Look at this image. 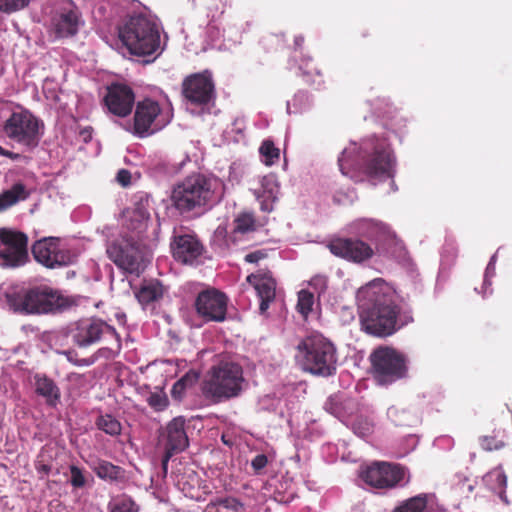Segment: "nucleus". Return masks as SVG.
I'll return each mask as SVG.
<instances>
[{"mask_svg": "<svg viewBox=\"0 0 512 512\" xmlns=\"http://www.w3.org/2000/svg\"><path fill=\"white\" fill-rule=\"evenodd\" d=\"M41 455L38 456L36 462H35V469L38 473H42L45 475H48L51 472V465L46 463L44 460L41 459Z\"/></svg>", "mask_w": 512, "mask_h": 512, "instance_id": "47", "label": "nucleus"}, {"mask_svg": "<svg viewBox=\"0 0 512 512\" xmlns=\"http://www.w3.org/2000/svg\"><path fill=\"white\" fill-rule=\"evenodd\" d=\"M244 385L242 366L234 361L220 360L206 372L200 389L206 400L220 404L239 397Z\"/></svg>", "mask_w": 512, "mask_h": 512, "instance_id": "3", "label": "nucleus"}, {"mask_svg": "<svg viewBox=\"0 0 512 512\" xmlns=\"http://www.w3.org/2000/svg\"><path fill=\"white\" fill-rule=\"evenodd\" d=\"M433 494L420 493L402 501L392 512H425Z\"/></svg>", "mask_w": 512, "mask_h": 512, "instance_id": "25", "label": "nucleus"}, {"mask_svg": "<svg viewBox=\"0 0 512 512\" xmlns=\"http://www.w3.org/2000/svg\"><path fill=\"white\" fill-rule=\"evenodd\" d=\"M218 509L216 512H241L244 509V504L235 497L215 498L212 499L207 508Z\"/></svg>", "mask_w": 512, "mask_h": 512, "instance_id": "28", "label": "nucleus"}, {"mask_svg": "<svg viewBox=\"0 0 512 512\" xmlns=\"http://www.w3.org/2000/svg\"><path fill=\"white\" fill-rule=\"evenodd\" d=\"M295 359L305 372L312 375L329 377L337 370V349L321 334L305 337L297 345Z\"/></svg>", "mask_w": 512, "mask_h": 512, "instance_id": "6", "label": "nucleus"}, {"mask_svg": "<svg viewBox=\"0 0 512 512\" xmlns=\"http://www.w3.org/2000/svg\"><path fill=\"white\" fill-rule=\"evenodd\" d=\"M104 103L110 113L124 118L132 112L135 94L126 84L112 83L107 87Z\"/></svg>", "mask_w": 512, "mask_h": 512, "instance_id": "20", "label": "nucleus"}, {"mask_svg": "<svg viewBox=\"0 0 512 512\" xmlns=\"http://www.w3.org/2000/svg\"><path fill=\"white\" fill-rule=\"evenodd\" d=\"M327 247L334 256L354 263L364 262L374 255L373 248L357 238H333Z\"/></svg>", "mask_w": 512, "mask_h": 512, "instance_id": "18", "label": "nucleus"}, {"mask_svg": "<svg viewBox=\"0 0 512 512\" xmlns=\"http://www.w3.org/2000/svg\"><path fill=\"white\" fill-rule=\"evenodd\" d=\"M28 260V236L21 231L0 228V266L16 268Z\"/></svg>", "mask_w": 512, "mask_h": 512, "instance_id": "11", "label": "nucleus"}, {"mask_svg": "<svg viewBox=\"0 0 512 512\" xmlns=\"http://www.w3.org/2000/svg\"><path fill=\"white\" fill-rule=\"evenodd\" d=\"M235 233L245 234L256 230V219L253 213L242 212L233 221Z\"/></svg>", "mask_w": 512, "mask_h": 512, "instance_id": "30", "label": "nucleus"}, {"mask_svg": "<svg viewBox=\"0 0 512 512\" xmlns=\"http://www.w3.org/2000/svg\"><path fill=\"white\" fill-rule=\"evenodd\" d=\"M498 480L500 481V483H501L502 485H504V486L506 485V482H507L506 475H504V474H499V475H498Z\"/></svg>", "mask_w": 512, "mask_h": 512, "instance_id": "52", "label": "nucleus"}, {"mask_svg": "<svg viewBox=\"0 0 512 512\" xmlns=\"http://www.w3.org/2000/svg\"><path fill=\"white\" fill-rule=\"evenodd\" d=\"M295 41H296V44H297V45H300V43L303 41V38H302V37H297V38L295 39Z\"/></svg>", "mask_w": 512, "mask_h": 512, "instance_id": "54", "label": "nucleus"}, {"mask_svg": "<svg viewBox=\"0 0 512 512\" xmlns=\"http://www.w3.org/2000/svg\"><path fill=\"white\" fill-rule=\"evenodd\" d=\"M314 304V296L307 290H301L298 293V311L303 315L307 316L311 311Z\"/></svg>", "mask_w": 512, "mask_h": 512, "instance_id": "34", "label": "nucleus"}, {"mask_svg": "<svg viewBox=\"0 0 512 512\" xmlns=\"http://www.w3.org/2000/svg\"><path fill=\"white\" fill-rule=\"evenodd\" d=\"M8 151H9V150H7V149L3 148V147L0 145V155H1V156H5V157H7Z\"/></svg>", "mask_w": 512, "mask_h": 512, "instance_id": "53", "label": "nucleus"}, {"mask_svg": "<svg viewBox=\"0 0 512 512\" xmlns=\"http://www.w3.org/2000/svg\"><path fill=\"white\" fill-rule=\"evenodd\" d=\"M198 378H199L198 373L193 370H190L189 372H187L185 375H183L179 379V382L181 385L185 386L187 389V388H190L193 385H195L196 382L198 381Z\"/></svg>", "mask_w": 512, "mask_h": 512, "instance_id": "45", "label": "nucleus"}, {"mask_svg": "<svg viewBox=\"0 0 512 512\" xmlns=\"http://www.w3.org/2000/svg\"><path fill=\"white\" fill-rule=\"evenodd\" d=\"M163 286L158 281H149L141 285L136 292V297L142 305H148L162 298Z\"/></svg>", "mask_w": 512, "mask_h": 512, "instance_id": "26", "label": "nucleus"}, {"mask_svg": "<svg viewBox=\"0 0 512 512\" xmlns=\"http://www.w3.org/2000/svg\"><path fill=\"white\" fill-rule=\"evenodd\" d=\"M110 512H138L137 504L131 498H121L109 505Z\"/></svg>", "mask_w": 512, "mask_h": 512, "instance_id": "35", "label": "nucleus"}, {"mask_svg": "<svg viewBox=\"0 0 512 512\" xmlns=\"http://www.w3.org/2000/svg\"><path fill=\"white\" fill-rule=\"evenodd\" d=\"M182 95L193 105L204 106L215 98V86L211 73H195L187 76L182 82Z\"/></svg>", "mask_w": 512, "mask_h": 512, "instance_id": "16", "label": "nucleus"}, {"mask_svg": "<svg viewBox=\"0 0 512 512\" xmlns=\"http://www.w3.org/2000/svg\"><path fill=\"white\" fill-rule=\"evenodd\" d=\"M8 191L17 198V202L28 198L29 193L23 183H15Z\"/></svg>", "mask_w": 512, "mask_h": 512, "instance_id": "43", "label": "nucleus"}, {"mask_svg": "<svg viewBox=\"0 0 512 512\" xmlns=\"http://www.w3.org/2000/svg\"><path fill=\"white\" fill-rule=\"evenodd\" d=\"M360 477L367 485L378 490L404 487L410 481L407 467L387 461L372 462L361 470Z\"/></svg>", "mask_w": 512, "mask_h": 512, "instance_id": "9", "label": "nucleus"}, {"mask_svg": "<svg viewBox=\"0 0 512 512\" xmlns=\"http://www.w3.org/2000/svg\"><path fill=\"white\" fill-rule=\"evenodd\" d=\"M367 226L368 231L365 236L371 240H378L379 235H384L387 232V226L383 223L369 222Z\"/></svg>", "mask_w": 512, "mask_h": 512, "instance_id": "39", "label": "nucleus"}, {"mask_svg": "<svg viewBox=\"0 0 512 512\" xmlns=\"http://www.w3.org/2000/svg\"><path fill=\"white\" fill-rule=\"evenodd\" d=\"M117 182L123 187H127L131 183V173L127 169H120L116 175Z\"/></svg>", "mask_w": 512, "mask_h": 512, "instance_id": "46", "label": "nucleus"}, {"mask_svg": "<svg viewBox=\"0 0 512 512\" xmlns=\"http://www.w3.org/2000/svg\"><path fill=\"white\" fill-rule=\"evenodd\" d=\"M328 277L325 275H315L309 281V285L319 294L324 293L327 289Z\"/></svg>", "mask_w": 512, "mask_h": 512, "instance_id": "40", "label": "nucleus"}, {"mask_svg": "<svg viewBox=\"0 0 512 512\" xmlns=\"http://www.w3.org/2000/svg\"><path fill=\"white\" fill-rule=\"evenodd\" d=\"M95 424L99 430L112 437L119 436L122 431L121 423L111 414L100 415Z\"/></svg>", "mask_w": 512, "mask_h": 512, "instance_id": "29", "label": "nucleus"}, {"mask_svg": "<svg viewBox=\"0 0 512 512\" xmlns=\"http://www.w3.org/2000/svg\"><path fill=\"white\" fill-rule=\"evenodd\" d=\"M147 403L155 411H162L167 407L168 400L166 395L155 392L148 396Z\"/></svg>", "mask_w": 512, "mask_h": 512, "instance_id": "37", "label": "nucleus"}, {"mask_svg": "<svg viewBox=\"0 0 512 512\" xmlns=\"http://www.w3.org/2000/svg\"><path fill=\"white\" fill-rule=\"evenodd\" d=\"M222 440L225 444H228L227 439H224V436L222 437Z\"/></svg>", "mask_w": 512, "mask_h": 512, "instance_id": "55", "label": "nucleus"}, {"mask_svg": "<svg viewBox=\"0 0 512 512\" xmlns=\"http://www.w3.org/2000/svg\"><path fill=\"white\" fill-rule=\"evenodd\" d=\"M162 442L165 449L162 468L166 473L171 457L184 451L189 445V439L185 431V420L182 417H176L167 424L162 434Z\"/></svg>", "mask_w": 512, "mask_h": 512, "instance_id": "19", "label": "nucleus"}, {"mask_svg": "<svg viewBox=\"0 0 512 512\" xmlns=\"http://www.w3.org/2000/svg\"><path fill=\"white\" fill-rule=\"evenodd\" d=\"M83 136L84 141H88L91 139V131L88 129H84L80 133Z\"/></svg>", "mask_w": 512, "mask_h": 512, "instance_id": "51", "label": "nucleus"}, {"mask_svg": "<svg viewBox=\"0 0 512 512\" xmlns=\"http://www.w3.org/2000/svg\"><path fill=\"white\" fill-rule=\"evenodd\" d=\"M343 175L349 176L355 182L363 180V176L370 179L392 177L394 159L390 149L380 142L370 141L362 148V155L356 167L352 168L347 159V152L343 151L338 159Z\"/></svg>", "mask_w": 512, "mask_h": 512, "instance_id": "5", "label": "nucleus"}, {"mask_svg": "<svg viewBox=\"0 0 512 512\" xmlns=\"http://www.w3.org/2000/svg\"><path fill=\"white\" fill-rule=\"evenodd\" d=\"M31 0H0V12L13 14L24 10L30 4Z\"/></svg>", "mask_w": 512, "mask_h": 512, "instance_id": "33", "label": "nucleus"}, {"mask_svg": "<svg viewBox=\"0 0 512 512\" xmlns=\"http://www.w3.org/2000/svg\"><path fill=\"white\" fill-rule=\"evenodd\" d=\"M111 344H113L112 340H109ZM118 352L119 350H116L115 346L112 345V347H102L98 349L91 357L86 359H81L76 362L77 365L80 366H90L94 364L99 358H105L110 359L114 355V353Z\"/></svg>", "mask_w": 512, "mask_h": 512, "instance_id": "32", "label": "nucleus"}, {"mask_svg": "<svg viewBox=\"0 0 512 512\" xmlns=\"http://www.w3.org/2000/svg\"><path fill=\"white\" fill-rule=\"evenodd\" d=\"M34 388L35 393L44 398L48 406L56 407L60 403V388L55 381L46 374L37 373L34 375Z\"/></svg>", "mask_w": 512, "mask_h": 512, "instance_id": "24", "label": "nucleus"}, {"mask_svg": "<svg viewBox=\"0 0 512 512\" xmlns=\"http://www.w3.org/2000/svg\"><path fill=\"white\" fill-rule=\"evenodd\" d=\"M247 281L252 284L260 298L259 310L264 314L276 295V281L270 273L251 274Z\"/></svg>", "mask_w": 512, "mask_h": 512, "instance_id": "22", "label": "nucleus"}, {"mask_svg": "<svg viewBox=\"0 0 512 512\" xmlns=\"http://www.w3.org/2000/svg\"><path fill=\"white\" fill-rule=\"evenodd\" d=\"M357 303L362 330L375 337L386 338L413 321L411 315H401L398 306L383 287L369 283L357 292Z\"/></svg>", "mask_w": 512, "mask_h": 512, "instance_id": "1", "label": "nucleus"}, {"mask_svg": "<svg viewBox=\"0 0 512 512\" xmlns=\"http://www.w3.org/2000/svg\"><path fill=\"white\" fill-rule=\"evenodd\" d=\"M174 259L182 264H193L204 253L205 249L196 235H174L170 243Z\"/></svg>", "mask_w": 512, "mask_h": 512, "instance_id": "21", "label": "nucleus"}, {"mask_svg": "<svg viewBox=\"0 0 512 512\" xmlns=\"http://www.w3.org/2000/svg\"><path fill=\"white\" fill-rule=\"evenodd\" d=\"M265 253L262 251H254L245 256V261L248 263H256L265 257Z\"/></svg>", "mask_w": 512, "mask_h": 512, "instance_id": "48", "label": "nucleus"}, {"mask_svg": "<svg viewBox=\"0 0 512 512\" xmlns=\"http://www.w3.org/2000/svg\"><path fill=\"white\" fill-rule=\"evenodd\" d=\"M93 471L103 480L118 481L124 477L123 468L105 460H99L94 466Z\"/></svg>", "mask_w": 512, "mask_h": 512, "instance_id": "27", "label": "nucleus"}, {"mask_svg": "<svg viewBox=\"0 0 512 512\" xmlns=\"http://www.w3.org/2000/svg\"><path fill=\"white\" fill-rule=\"evenodd\" d=\"M51 25L58 37L72 36L78 30V14L71 7H64L53 16Z\"/></svg>", "mask_w": 512, "mask_h": 512, "instance_id": "23", "label": "nucleus"}, {"mask_svg": "<svg viewBox=\"0 0 512 512\" xmlns=\"http://www.w3.org/2000/svg\"><path fill=\"white\" fill-rule=\"evenodd\" d=\"M227 296L217 289L201 291L195 300L197 314L206 321L222 322L226 319Z\"/></svg>", "mask_w": 512, "mask_h": 512, "instance_id": "17", "label": "nucleus"}, {"mask_svg": "<svg viewBox=\"0 0 512 512\" xmlns=\"http://www.w3.org/2000/svg\"><path fill=\"white\" fill-rule=\"evenodd\" d=\"M7 157L10 158L11 160H14V161L21 160L25 163H28L30 161V157H28L26 155H22L20 153H15L10 150L8 151Z\"/></svg>", "mask_w": 512, "mask_h": 512, "instance_id": "49", "label": "nucleus"}, {"mask_svg": "<svg viewBox=\"0 0 512 512\" xmlns=\"http://www.w3.org/2000/svg\"><path fill=\"white\" fill-rule=\"evenodd\" d=\"M186 390V387L181 385L179 380L173 385L172 395L174 397H181L182 393Z\"/></svg>", "mask_w": 512, "mask_h": 512, "instance_id": "50", "label": "nucleus"}, {"mask_svg": "<svg viewBox=\"0 0 512 512\" xmlns=\"http://www.w3.org/2000/svg\"><path fill=\"white\" fill-rule=\"evenodd\" d=\"M34 259L49 269H56L73 264L76 255L69 249L62 248L58 237H44L37 240L31 248Z\"/></svg>", "mask_w": 512, "mask_h": 512, "instance_id": "12", "label": "nucleus"}, {"mask_svg": "<svg viewBox=\"0 0 512 512\" xmlns=\"http://www.w3.org/2000/svg\"><path fill=\"white\" fill-rule=\"evenodd\" d=\"M221 183L217 178L193 173L176 183L171 192L173 207L181 214L212 207L222 198Z\"/></svg>", "mask_w": 512, "mask_h": 512, "instance_id": "2", "label": "nucleus"}, {"mask_svg": "<svg viewBox=\"0 0 512 512\" xmlns=\"http://www.w3.org/2000/svg\"><path fill=\"white\" fill-rule=\"evenodd\" d=\"M259 153L266 166H272L280 159V150L275 146L272 140H264L259 148Z\"/></svg>", "mask_w": 512, "mask_h": 512, "instance_id": "31", "label": "nucleus"}, {"mask_svg": "<svg viewBox=\"0 0 512 512\" xmlns=\"http://www.w3.org/2000/svg\"><path fill=\"white\" fill-rule=\"evenodd\" d=\"M109 259L120 269L130 273L139 274L145 267V259L139 246L128 239L112 242L107 247Z\"/></svg>", "mask_w": 512, "mask_h": 512, "instance_id": "13", "label": "nucleus"}, {"mask_svg": "<svg viewBox=\"0 0 512 512\" xmlns=\"http://www.w3.org/2000/svg\"><path fill=\"white\" fill-rule=\"evenodd\" d=\"M160 117L161 107L158 102L151 99L139 101L136 104L131 132L139 138L152 135L168 123V120L161 121Z\"/></svg>", "mask_w": 512, "mask_h": 512, "instance_id": "14", "label": "nucleus"}, {"mask_svg": "<svg viewBox=\"0 0 512 512\" xmlns=\"http://www.w3.org/2000/svg\"><path fill=\"white\" fill-rule=\"evenodd\" d=\"M119 39L131 55L152 57L144 60L152 62L162 52L160 32L155 20L137 15L130 17L118 31Z\"/></svg>", "mask_w": 512, "mask_h": 512, "instance_id": "4", "label": "nucleus"}, {"mask_svg": "<svg viewBox=\"0 0 512 512\" xmlns=\"http://www.w3.org/2000/svg\"><path fill=\"white\" fill-rule=\"evenodd\" d=\"M370 372L378 385L387 386L407 376L404 354L389 346H379L369 356Z\"/></svg>", "mask_w": 512, "mask_h": 512, "instance_id": "8", "label": "nucleus"}, {"mask_svg": "<svg viewBox=\"0 0 512 512\" xmlns=\"http://www.w3.org/2000/svg\"><path fill=\"white\" fill-rule=\"evenodd\" d=\"M44 124L28 109L13 111L2 124L6 138L31 151L38 147Z\"/></svg>", "mask_w": 512, "mask_h": 512, "instance_id": "7", "label": "nucleus"}, {"mask_svg": "<svg viewBox=\"0 0 512 512\" xmlns=\"http://www.w3.org/2000/svg\"><path fill=\"white\" fill-rule=\"evenodd\" d=\"M71 472V484L76 488L83 487L85 485V477L77 466L70 467Z\"/></svg>", "mask_w": 512, "mask_h": 512, "instance_id": "41", "label": "nucleus"}, {"mask_svg": "<svg viewBox=\"0 0 512 512\" xmlns=\"http://www.w3.org/2000/svg\"><path fill=\"white\" fill-rule=\"evenodd\" d=\"M17 203V198L8 190L0 194V211L6 210Z\"/></svg>", "mask_w": 512, "mask_h": 512, "instance_id": "44", "label": "nucleus"}, {"mask_svg": "<svg viewBox=\"0 0 512 512\" xmlns=\"http://www.w3.org/2000/svg\"><path fill=\"white\" fill-rule=\"evenodd\" d=\"M480 446L486 451H493L503 448L505 443L495 436H483L480 438Z\"/></svg>", "mask_w": 512, "mask_h": 512, "instance_id": "38", "label": "nucleus"}, {"mask_svg": "<svg viewBox=\"0 0 512 512\" xmlns=\"http://www.w3.org/2000/svg\"><path fill=\"white\" fill-rule=\"evenodd\" d=\"M268 458L265 454L256 455L251 461V467L255 474H261L262 470L267 466Z\"/></svg>", "mask_w": 512, "mask_h": 512, "instance_id": "42", "label": "nucleus"}, {"mask_svg": "<svg viewBox=\"0 0 512 512\" xmlns=\"http://www.w3.org/2000/svg\"><path fill=\"white\" fill-rule=\"evenodd\" d=\"M63 305L62 298L48 288H34L19 298L16 310L26 313H49Z\"/></svg>", "mask_w": 512, "mask_h": 512, "instance_id": "15", "label": "nucleus"}, {"mask_svg": "<svg viewBox=\"0 0 512 512\" xmlns=\"http://www.w3.org/2000/svg\"><path fill=\"white\" fill-rule=\"evenodd\" d=\"M150 215L149 213L142 209V208H136L133 210L131 215V225L129 226L132 230H141L146 226V221L149 219Z\"/></svg>", "mask_w": 512, "mask_h": 512, "instance_id": "36", "label": "nucleus"}, {"mask_svg": "<svg viewBox=\"0 0 512 512\" xmlns=\"http://www.w3.org/2000/svg\"><path fill=\"white\" fill-rule=\"evenodd\" d=\"M73 342L80 348L89 347L102 339L112 340L116 350L121 349V339L115 328L98 318H84L71 329Z\"/></svg>", "mask_w": 512, "mask_h": 512, "instance_id": "10", "label": "nucleus"}]
</instances>
